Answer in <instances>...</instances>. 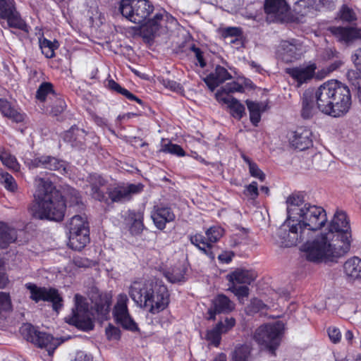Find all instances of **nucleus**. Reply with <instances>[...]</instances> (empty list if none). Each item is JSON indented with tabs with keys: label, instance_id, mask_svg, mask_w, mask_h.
Returning a JSON list of instances; mask_svg holds the SVG:
<instances>
[{
	"label": "nucleus",
	"instance_id": "obj_57",
	"mask_svg": "<svg viewBox=\"0 0 361 361\" xmlns=\"http://www.w3.org/2000/svg\"><path fill=\"white\" fill-rule=\"evenodd\" d=\"M160 82L165 88L172 92L181 93L184 91L183 85L175 80L169 78H162L160 80Z\"/></svg>",
	"mask_w": 361,
	"mask_h": 361
},
{
	"label": "nucleus",
	"instance_id": "obj_7",
	"mask_svg": "<svg viewBox=\"0 0 361 361\" xmlns=\"http://www.w3.org/2000/svg\"><path fill=\"white\" fill-rule=\"evenodd\" d=\"M154 7L149 0H121L118 10L131 23L140 25L147 20Z\"/></svg>",
	"mask_w": 361,
	"mask_h": 361
},
{
	"label": "nucleus",
	"instance_id": "obj_59",
	"mask_svg": "<svg viewBox=\"0 0 361 361\" xmlns=\"http://www.w3.org/2000/svg\"><path fill=\"white\" fill-rule=\"evenodd\" d=\"M55 100V104L51 105V112L57 116L64 111L66 108V104L64 99H63L59 94H57V97H54Z\"/></svg>",
	"mask_w": 361,
	"mask_h": 361
},
{
	"label": "nucleus",
	"instance_id": "obj_3",
	"mask_svg": "<svg viewBox=\"0 0 361 361\" xmlns=\"http://www.w3.org/2000/svg\"><path fill=\"white\" fill-rule=\"evenodd\" d=\"M317 109L324 114L338 118L345 115L352 104L348 85L336 80L321 85L315 92Z\"/></svg>",
	"mask_w": 361,
	"mask_h": 361
},
{
	"label": "nucleus",
	"instance_id": "obj_6",
	"mask_svg": "<svg viewBox=\"0 0 361 361\" xmlns=\"http://www.w3.org/2000/svg\"><path fill=\"white\" fill-rule=\"evenodd\" d=\"M310 238L311 236L305 233V229L301 227L300 221L287 217L277 230L276 243L282 247H290L305 240L306 243L303 246L305 251L306 245L311 243L309 241Z\"/></svg>",
	"mask_w": 361,
	"mask_h": 361
},
{
	"label": "nucleus",
	"instance_id": "obj_64",
	"mask_svg": "<svg viewBox=\"0 0 361 361\" xmlns=\"http://www.w3.org/2000/svg\"><path fill=\"white\" fill-rule=\"evenodd\" d=\"M191 50L195 53V57L200 64L201 68H204L207 65V63L204 59L203 51L200 48L197 47L195 45L192 46Z\"/></svg>",
	"mask_w": 361,
	"mask_h": 361
},
{
	"label": "nucleus",
	"instance_id": "obj_29",
	"mask_svg": "<svg viewBox=\"0 0 361 361\" xmlns=\"http://www.w3.org/2000/svg\"><path fill=\"white\" fill-rule=\"evenodd\" d=\"M300 43L295 39L283 40L280 44L282 59L286 62H292L301 56Z\"/></svg>",
	"mask_w": 361,
	"mask_h": 361
},
{
	"label": "nucleus",
	"instance_id": "obj_37",
	"mask_svg": "<svg viewBox=\"0 0 361 361\" xmlns=\"http://www.w3.org/2000/svg\"><path fill=\"white\" fill-rule=\"evenodd\" d=\"M16 239V231L7 224L0 221V249L8 248Z\"/></svg>",
	"mask_w": 361,
	"mask_h": 361
},
{
	"label": "nucleus",
	"instance_id": "obj_43",
	"mask_svg": "<svg viewBox=\"0 0 361 361\" xmlns=\"http://www.w3.org/2000/svg\"><path fill=\"white\" fill-rule=\"evenodd\" d=\"M303 202V199L300 197L299 195H290L287 199V214L288 217L290 219L297 218L296 216H298L300 213L301 204Z\"/></svg>",
	"mask_w": 361,
	"mask_h": 361
},
{
	"label": "nucleus",
	"instance_id": "obj_31",
	"mask_svg": "<svg viewBox=\"0 0 361 361\" xmlns=\"http://www.w3.org/2000/svg\"><path fill=\"white\" fill-rule=\"evenodd\" d=\"M143 220L142 212L130 209L127 212L125 221L130 224L129 231L132 235H137L142 233L145 228Z\"/></svg>",
	"mask_w": 361,
	"mask_h": 361
},
{
	"label": "nucleus",
	"instance_id": "obj_30",
	"mask_svg": "<svg viewBox=\"0 0 361 361\" xmlns=\"http://www.w3.org/2000/svg\"><path fill=\"white\" fill-rule=\"evenodd\" d=\"M163 18V13H157L153 18H148L145 22L140 24L143 37L147 39L154 38L161 27Z\"/></svg>",
	"mask_w": 361,
	"mask_h": 361
},
{
	"label": "nucleus",
	"instance_id": "obj_48",
	"mask_svg": "<svg viewBox=\"0 0 361 361\" xmlns=\"http://www.w3.org/2000/svg\"><path fill=\"white\" fill-rule=\"evenodd\" d=\"M338 17L341 21L350 24L355 23L357 20V16L355 11L346 4H343L340 8Z\"/></svg>",
	"mask_w": 361,
	"mask_h": 361
},
{
	"label": "nucleus",
	"instance_id": "obj_13",
	"mask_svg": "<svg viewBox=\"0 0 361 361\" xmlns=\"http://www.w3.org/2000/svg\"><path fill=\"white\" fill-rule=\"evenodd\" d=\"M6 20L10 27L29 33L30 26L21 18L15 0H0V20Z\"/></svg>",
	"mask_w": 361,
	"mask_h": 361
},
{
	"label": "nucleus",
	"instance_id": "obj_5",
	"mask_svg": "<svg viewBox=\"0 0 361 361\" xmlns=\"http://www.w3.org/2000/svg\"><path fill=\"white\" fill-rule=\"evenodd\" d=\"M285 334V325L278 321L261 325L253 334L254 341L271 356H276V350L281 344Z\"/></svg>",
	"mask_w": 361,
	"mask_h": 361
},
{
	"label": "nucleus",
	"instance_id": "obj_25",
	"mask_svg": "<svg viewBox=\"0 0 361 361\" xmlns=\"http://www.w3.org/2000/svg\"><path fill=\"white\" fill-rule=\"evenodd\" d=\"M215 97L218 102L227 104L230 114L233 118L240 120L243 117L245 108L237 99L230 95L224 96L220 91L216 92Z\"/></svg>",
	"mask_w": 361,
	"mask_h": 361
},
{
	"label": "nucleus",
	"instance_id": "obj_2",
	"mask_svg": "<svg viewBox=\"0 0 361 361\" xmlns=\"http://www.w3.org/2000/svg\"><path fill=\"white\" fill-rule=\"evenodd\" d=\"M66 209V200L53 183L43 178H39L35 202L30 211L35 219L61 221Z\"/></svg>",
	"mask_w": 361,
	"mask_h": 361
},
{
	"label": "nucleus",
	"instance_id": "obj_1",
	"mask_svg": "<svg viewBox=\"0 0 361 361\" xmlns=\"http://www.w3.org/2000/svg\"><path fill=\"white\" fill-rule=\"evenodd\" d=\"M350 245L351 232L324 233L306 245V259L317 264L337 262L349 252Z\"/></svg>",
	"mask_w": 361,
	"mask_h": 361
},
{
	"label": "nucleus",
	"instance_id": "obj_60",
	"mask_svg": "<svg viewBox=\"0 0 361 361\" xmlns=\"http://www.w3.org/2000/svg\"><path fill=\"white\" fill-rule=\"evenodd\" d=\"M106 336L108 340L118 341L121 336V331L118 327L109 324L105 330Z\"/></svg>",
	"mask_w": 361,
	"mask_h": 361
},
{
	"label": "nucleus",
	"instance_id": "obj_21",
	"mask_svg": "<svg viewBox=\"0 0 361 361\" xmlns=\"http://www.w3.org/2000/svg\"><path fill=\"white\" fill-rule=\"evenodd\" d=\"M151 217L156 228L161 231L166 228L167 224L173 222L176 219V215L172 208L163 204L154 207Z\"/></svg>",
	"mask_w": 361,
	"mask_h": 361
},
{
	"label": "nucleus",
	"instance_id": "obj_32",
	"mask_svg": "<svg viewBox=\"0 0 361 361\" xmlns=\"http://www.w3.org/2000/svg\"><path fill=\"white\" fill-rule=\"evenodd\" d=\"M351 232L350 221L346 213L337 209L329 225L330 233Z\"/></svg>",
	"mask_w": 361,
	"mask_h": 361
},
{
	"label": "nucleus",
	"instance_id": "obj_23",
	"mask_svg": "<svg viewBox=\"0 0 361 361\" xmlns=\"http://www.w3.org/2000/svg\"><path fill=\"white\" fill-rule=\"evenodd\" d=\"M290 7L286 0H265L264 12L271 15L276 21L283 20L289 11Z\"/></svg>",
	"mask_w": 361,
	"mask_h": 361
},
{
	"label": "nucleus",
	"instance_id": "obj_46",
	"mask_svg": "<svg viewBox=\"0 0 361 361\" xmlns=\"http://www.w3.org/2000/svg\"><path fill=\"white\" fill-rule=\"evenodd\" d=\"M245 102L250 113V122L254 126L257 127L261 121L260 104L250 100H246Z\"/></svg>",
	"mask_w": 361,
	"mask_h": 361
},
{
	"label": "nucleus",
	"instance_id": "obj_36",
	"mask_svg": "<svg viewBox=\"0 0 361 361\" xmlns=\"http://www.w3.org/2000/svg\"><path fill=\"white\" fill-rule=\"evenodd\" d=\"M343 271L350 279H361V259L355 256L349 258L343 264Z\"/></svg>",
	"mask_w": 361,
	"mask_h": 361
},
{
	"label": "nucleus",
	"instance_id": "obj_34",
	"mask_svg": "<svg viewBox=\"0 0 361 361\" xmlns=\"http://www.w3.org/2000/svg\"><path fill=\"white\" fill-rule=\"evenodd\" d=\"M0 113L4 117L8 118L16 123H21L25 120V114L19 111L6 99H0Z\"/></svg>",
	"mask_w": 361,
	"mask_h": 361
},
{
	"label": "nucleus",
	"instance_id": "obj_49",
	"mask_svg": "<svg viewBox=\"0 0 361 361\" xmlns=\"http://www.w3.org/2000/svg\"><path fill=\"white\" fill-rule=\"evenodd\" d=\"M83 229H89L87 218L80 215L73 216L69 222V232L83 231Z\"/></svg>",
	"mask_w": 361,
	"mask_h": 361
},
{
	"label": "nucleus",
	"instance_id": "obj_8",
	"mask_svg": "<svg viewBox=\"0 0 361 361\" xmlns=\"http://www.w3.org/2000/svg\"><path fill=\"white\" fill-rule=\"evenodd\" d=\"M295 219L300 221L305 233L312 237V233L321 229L326 223L327 217L325 209L319 206L305 203L300 209V213Z\"/></svg>",
	"mask_w": 361,
	"mask_h": 361
},
{
	"label": "nucleus",
	"instance_id": "obj_38",
	"mask_svg": "<svg viewBox=\"0 0 361 361\" xmlns=\"http://www.w3.org/2000/svg\"><path fill=\"white\" fill-rule=\"evenodd\" d=\"M187 270L185 264L177 263L164 272V276L169 282L173 283L184 281Z\"/></svg>",
	"mask_w": 361,
	"mask_h": 361
},
{
	"label": "nucleus",
	"instance_id": "obj_27",
	"mask_svg": "<svg viewBox=\"0 0 361 361\" xmlns=\"http://www.w3.org/2000/svg\"><path fill=\"white\" fill-rule=\"evenodd\" d=\"M86 132L76 126H72L63 134V140L71 145L72 147L83 149L85 148Z\"/></svg>",
	"mask_w": 361,
	"mask_h": 361
},
{
	"label": "nucleus",
	"instance_id": "obj_52",
	"mask_svg": "<svg viewBox=\"0 0 361 361\" xmlns=\"http://www.w3.org/2000/svg\"><path fill=\"white\" fill-rule=\"evenodd\" d=\"M160 151L164 153L176 155L178 157L186 156L185 150L180 145L172 143L171 141H169L168 143L161 145Z\"/></svg>",
	"mask_w": 361,
	"mask_h": 361
},
{
	"label": "nucleus",
	"instance_id": "obj_41",
	"mask_svg": "<svg viewBox=\"0 0 361 361\" xmlns=\"http://www.w3.org/2000/svg\"><path fill=\"white\" fill-rule=\"evenodd\" d=\"M213 307L216 312L228 314L235 309V304L224 294H219L213 300Z\"/></svg>",
	"mask_w": 361,
	"mask_h": 361
},
{
	"label": "nucleus",
	"instance_id": "obj_54",
	"mask_svg": "<svg viewBox=\"0 0 361 361\" xmlns=\"http://www.w3.org/2000/svg\"><path fill=\"white\" fill-rule=\"evenodd\" d=\"M71 262L75 267L82 269L91 268L96 264L93 260L80 255L73 256Z\"/></svg>",
	"mask_w": 361,
	"mask_h": 361
},
{
	"label": "nucleus",
	"instance_id": "obj_47",
	"mask_svg": "<svg viewBox=\"0 0 361 361\" xmlns=\"http://www.w3.org/2000/svg\"><path fill=\"white\" fill-rule=\"evenodd\" d=\"M251 348L247 344L237 345L231 355L232 361H248Z\"/></svg>",
	"mask_w": 361,
	"mask_h": 361
},
{
	"label": "nucleus",
	"instance_id": "obj_45",
	"mask_svg": "<svg viewBox=\"0 0 361 361\" xmlns=\"http://www.w3.org/2000/svg\"><path fill=\"white\" fill-rule=\"evenodd\" d=\"M240 157L248 165L249 173L252 177L258 178L260 181L263 182L266 176L264 173L259 168L258 165L252 161L243 152H240Z\"/></svg>",
	"mask_w": 361,
	"mask_h": 361
},
{
	"label": "nucleus",
	"instance_id": "obj_44",
	"mask_svg": "<svg viewBox=\"0 0 361 361\" xmlns=\"http://www.w3.org/2000/svg\"><path fill=\"white\" fill-rule=\"evenodd\" d=\"M39 48L42 53L47 59H52L55 56V50L59 47V43L57 40L54 39L53 42L42 37L39 39Z\"/></svg>",
	"mask_w": 361,
	"mask_h": 361
},
{
	"label": "nucleus",
	"instance_id": "obj_53",
	"mask_svg": "<svg viewBox=\"0 0 361 361\" xmlns=\"http://www.w3.org/2000/svg\"><path fill=\"white\" fill-rule=\"evenodd\" d=\"M223 93L224 96L229 95L231 93L240 92L243 93L245 92V87L242 84L238 82L232 81L225 85L222 90H219Z\"/></svg>",
	"mask_w": 361,
	"mask_h": 361
},
{
	"label": "nucleus",
	"instance_id": "obj_18",
	"mask_svg": "<svg viewBox=\"0 0 361 361\" xmlns=\"http://www.w3.org/2000/svg\"><path fill=\"white\" fill-rule=\"evenodd\" d=\"M335 8V0H298L294 11L301 16L314 14L315 11L333 10Z\"/></svg>",
	"mask_w": 361,
	"mask_h": 361
},
{
	"label": "nucleus",
	"instance_id": "obj_35",
	"mask_svg": "<svg viewBox=\"0 0 361 361\" xmlns=\"http://www.w3.org/2000/svg\"><path fill=\"white\" fill-rule=\"evenodd\" d=\"M69 246L71 249L80 251L90 242V230L69 232Z\"/></svg>",
	"mask_w": 361,
	"mask_h": 361
},
{
	"label": "nucleus",
	"instance_id": "obj_33",
	"mask_svg": "<svg viewBox=\"0 0 361 361\" xmlns=\"http://www.w3.org/2000/svg\"><path fill=\"white\" fill-rule=\"evenodd\" d=\"M257 278L256 273L252 270L237 269L227 276V279L234 284L250 285Z\"/></svg>",
	"mask_w": 361,
	"mask_h": 361
},
{
	"label": "nucleus",
	"instance_id": "obj_61",
	"mask_svg": "<svg viewBox=\"0 0 361 361\" xmlns=\"http://www.w3.org/2000/svg\"><path fill=\"white\" fill-rule=\"evenodd\" d=\"M229 290L239 298L247 297L249 295V288L247 286H237L232 283V286L229 287Z\"/></svg>",
	"mask_w": 361,
	"mask_h": 361
},
{
	"label": "nucleus",
	"instance_id": "obj_15",
	"mask_svg": "<svg viewBox=\"0 0 361 361\" xmlns=\"http://www.w3.org/2000/svg\"><path fill=\"white\" fill-rule=\"evenodd\" d=\"M317 66L316 63L310 61L299 66L286 68L285 73L296 83L298 87L310 82L316 75Z\"/></svg>",
	"mask_w": 361,
	"mask_h": 361
},
{
	"label": "nucleus",
	"instance_id": "obj_63",
	"mask_svg": "<svg viewBox=\"0 0 361 361\" xmlns=\"http://www.w3.org/2000/svg\"><path fill=\"white\" fill-rule=\"evenodd\" d=\"M343 61L341 60H336L334 62L329 64L325 68L322 70V72L324 73V76L330 74L331 73L338 70L343 66Z\"/></svg>",
	"mask_w": 361,
	"mask_h": 361
},
{
	"label": "nucleus",
	"instance_id": "obj_24",
	"mask_svg": "<svg viewBox=\"0 0 361 361\" xmlns=\"http://www.w3.org/2000/svg\"><path fill=\"white\" fill-rule=\"evenodd\" d=\"M231 78L232 75L226 68L221 65H216L214 71L207 75L204 78V82L211 91H214L221 84Z\"/></svg>",
	"mask_w": 361,
	"mask_h": 361
},
{
	"label": "nucleus",
	"instance_id": "obj_26",
	"mask_svg": "<svg viewBox=\"0 0 361 361\" xmlns=\"http://www.w3.org/2000/svg\"><path fill=\"white\" fill-rule=\"evenodd\" d=\"M92 302L97 316L102 319H107L112 302L111 295L106 293H99L92 299Z\"/></svg>",
	"mask_w": 361,
	"mask_h": 361
},
{
	"label": "nucleus",
	"instance_id": "obj_51",
	"mask_svg": "<svg viewBox=\"0 0 361 361\" xmlns=\"http://www.w3.org/2000/svg\"><path fill=\"white\" fill-rule=\"evenodd\" d=\"M0 183L8 192L14 193L18 190V187L15 178L8 172L1 173Z\"/></svg>",
	"mask_w": 361,
	"mask_h": 361
},
{
	"label": "nucleus",
	"instance_id": "obj_19",
	"mask_svg": "<svg viewBox=\"0 0 361 361\" xmlns=\"http://www.w3.org/2000/svg\"><path fill=\"white\" fill-rule=\"evenodd\" d=\"M86 180L90 188V195L92 198L100 202L107 203V192L104 190L109 183L107 178L102 173L92 172L87 175Z\"/></svg>",
	"mask_w": 361,
	"mask_h": 361
},
{
	"label": "nucleus",
	"instance_id": "obj_42",
	"mask_svg": "<svg viewBox=\"0 0 361 361\" xmlns=\"http://www.w3.org/2000/svg\"><path fill=\"white\" fill-rule=\"evenodd\" d=\"M315 95H309L307 93H304L301 109V116L304 119H309L315 114Z\"/></svg>",
	"mask_w": 361,
	"mask_h": 361
},
{
	"label": "nucleus",
	"instance_id": "obj_14",
	"mask_svg": "<svg viewBox=\"0 0 361 361\" xmlns=\"http://www.w3.org/2000/svg\"><path fill=\"white\" fill-rule=\"evenodd\" d=\"M82 297L75 295V305L72 310V314L66 319L67 323L75 326L83 331L92 330L94 328L93 322L90 317L88 305L86 302L79 300Z\"/></svg>",
	"mask_w": 361,
	"mask_h": 361
},
{
	"label": "nucleus",
	"instance_id": "obj_28",
	"mask_svg": "<svg viewBox=\"0 0 361 361\" xmlns=\"http://www.w3.org/2000/svg\"><path fill=\"white\" fill-rule=\"evenodd\" d=\"M331 34L341 42L348 44L359 39L360 30L357 27L334 26L330 27Z\"/></svg>",
	"mask_w": 361,
	"mask_h": 361
},
{
	"label": "nucleus",
	"instance_id": "obj_22",
	"mask_svg": "<svg viewBox=\"0 0 361 361\" xmlns=\"http://www.w3.org/2000/svg\"><path fill=\"white\" fill-rule=\"evenodd\" d=\"M312 131L305 126H299L293 132L290 142L293 147L300 151L305 150L312 146Z\"/></svg>",
	"mask_w": 361,
	"mask_h": 361
},
{
	"label": "nucleus",
	"instance_id": "obj_56",
	"mask_svg": "<svg viewBox=\"0 0 361 361\" xmlns=\"http://www.w3.org/2000/svg\"><path fill=\"white\" fill-rule=\"evenodd\" d=\"M243 193L249 200H257L259 195L257 183L252 181L249 185H245Z\"/></svg>",
	"mask_w": 361,
	"mask_h": 361
},
{
	"label": "nucleus",
	"instance_id": "obj_40",
	"mask_svg": "<svg viewBox=\"0 0 361 361\" xmlns=\"http://www.w3.org/2000/svg\"><path fill=\"white\" fill-rule=\"evenodd\" d=\"M57 94L51 82H42L36 91L35 99L44 103L47 101L48 97L50 99H53L54 97H57Z\"/></svg>",
	"mask_w": 361,
	"mask_h": 361
},
{
	"label": "nucleus",
	"instance_id": "obj_62",
	"mask_svg": "<svg viewBox=\"0 0 361 361\" xmlns=\"http://www.w3.org/2000/svg\"><path fill=\"white\" fill-rule=\"evenodd\" d=\"M327 333L331 341L334 343H338L341 339V333L338 328L329 326L327 329Z\"/></svg>",
	"mask_w": 361,
	"mask_h": 361
},
{
	"label": "nucleus",
	"instance_id": "obj_4",
	"mask_svg": "<svg viewBox=\"0 0 361 361\" xmlns=\"http://www.w3.org/2000/svg\"><path fill=\"white\" fill-rule=\"evenodd\" d=\"M129 295L140 307L148 308L155 314L165 310L170 302V294L164 284L149 281H134L129 288Z\"/></svg>",
	"mask_w": 361,
	"mask_h": 361
},
{
	"label": "nucleus",
	"instance_id": "obj_55",
	"mask_svg": "<svg viewBox=\"0 0 361 361\" xmlns=\"http://www.w3.org/2000/svg\"><path fill=\"white\" fill-rule=\"evenodd\" d=\"M218 33L221 36L222 38L226 39L228 37H240L243 34L242 29L238 27H219L218 29Z\"/></svg>",
	"mask_w": 361,
	"mask_h": 361
},
{
	"label": "nucleus",
	"instance_id": "obj_12",
	"mask_svg": "<svg viewBox=\"0 0 361 361\" xmlns=\"http://www.w3.org/2000/svg\"><path fill=\"white\" fill-rule=\"evenodd\" d=\"M25 287L30 291V298L36 303L41 300L51 302L53 310L56 312H59L63 307V298L57 289L39 287L35 283L30 282L25 283Z\"/></svg>",
	"mask_w": 361,
	"mask_h": 361
},
{
	"label": "nucleus",
	"instance_id": "obj_10",
	"mask_svg": "<svg viewBox=\"0 0 361 361\" xmlns=\"http://www.w3.org/2000/svg\"><path fill=\"white\" fill-rule=\"evenodd\" d=\"M26 340L38 348H45L49 355L57 348L59 343L49 334L37 330L32 324H25L21 329Z\"/></svg>",
	"mask_w": 361,
	"mask_h": 361
},
{
	"label": "nucleus",
	"instance_id": "obj_17",
	"mask_svg": "<svg viewBox=\"0 0 361 361\" xmlns=\"http://www.w3.org/2000/svg\"><path fill=\"white\" fill-rule=\"evenodd\" d=\"M144 190V185L141 183L137 184L124 183L118 184L113 188H108V199L112 202H122L126 200H130L132 195H136L142 192Z\"/></svg>",
	"mask_w": 361,
	"mask_h": 361
},
{
	"label": "nucleus",
	"instance_id": "obj_11",
	"mask_svg": "<svg viewBox=\"0 0 361 361\" xmlns=\"http://www.w3.org/2000/svg\"><path fill=\"white\" fill-rule=\"evenodd\" d=\"M128 301L126 293L118 294L113 309V317L116 324L120 325L123 329L135 332L139 328L130 314L128 307Z\"/></svg>",
	"mask_w": 361,
	"mask_h": 361
},
{
	"label": "nucleus",
	"instance_id": "obj_50",
	"mask_svg": "<svg viewBox=\"0 0 361 361\" xmlns=\"http://www.w3.org/2000/svg\"><path fill=\"white\" fill-rule=\"evenodd\" d=\"M0 160L4 165L15 172H18L20 169V165L15 156L7 152L4 151L0 153Z\"/></svg>",
	"mask_w": 361,
	"mask_h": 361
},
{
	"label": "nucleus",
	"instance_id": "obj_58",
	"mask_svg": "<svg viewBox=\"0 0 361 361\" xmlns=\"http://www.w3.org/2000/svg\"><path fill=\"white\" fill-rule=\"evenodd\" d=\"M10 281L6 272V262L0 257V289H4L8 285Z\"/></svg>",
	"mask_w": 361,
	"mask_h": 361
},
{
	"label": "nucleus",
	"instance_id": "obj_39",
	"mask_svg": "<svg viewBox=\"0 0 361 361\" xmlns=\"http://www.w3.org/2000/svg\"><path fill=\"white\" fill-rule=\"evenodd\" d=\"M107 88L114 92L120 94L125 97L129 101H134L139 104L140 106H144L145 102L136 95L131 93L125 87H121L118 82L113 79L107 80Z\"/></svg>",
	"mask_w": 361,
	"mask_h": 361
},
{
	"label": "nucleus",
	"instance_id": "obj_16",
	"mask_svg": "<svg viewBox=\"0 0 361 361\" xmlns=\"http://www.w3.org/2000/svg\"><path fill=\"white\" fill-rule=\"evenodd\" d=\"M30 169L43 168L50 171H57L61 174L68 173L66 162L50 155H42L25 161Z\"/></svg>",
	"mask_w": 361,
	"mask_h": 361
},
{
	"label": "nucleus",
	"instance_id": "obj_9",
	"mask_svg": "<svg viewBox=\"0 0 361 361\" xmlns=\"http://www.w3.org/2000/svg\"><path fill=\"white\" fill-rule=\"evenodd\" d=\"M224 233V230L221 226H213L209 228L206 232V236L200 233L190 235L191 244L195 245L204 255L211 260L215 259V254L213 252L214 243H217Z\"/></svg>",
	"mask_w": 361,
	"mask_h": 361
},
{
	"label": "nucleus",
	"instance_id": "obj_20",
	"mask_svg": "<svg viewBox=\"0 0 361 361\" xmlns=\"http://www.w3.org/2000/svg\"><path fill=\"white\" fill-rule=\"evenodd\" d=\"M236 324L234 317H226L224 321H219L211 329H208L205 334V339L210 345L218 348L221 341V335L231 331Z\"/></svg>",
	"mask_w": 361,
	"mask_h": 361
}]
</instances>
